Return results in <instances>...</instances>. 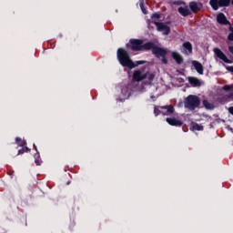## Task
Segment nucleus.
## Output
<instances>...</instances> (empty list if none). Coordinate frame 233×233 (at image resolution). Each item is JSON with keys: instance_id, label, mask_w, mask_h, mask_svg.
I'll list each match as a JSON object with an SVG mask.
<instances>
[{"instance_id": "obj_1", "label": "nucleus", "mask_w": 233, "mask_h": 233, "mask_svg": "<svg viewBox=\"0 0 233 233\" xmlns=\"http://www.w3.org/2000/svg\"><path fill=\"white\" fill-rule=\"evenodd\" d=\"M116 57L121 66L129 68V70H132V68H136V66H139V65H145V63H147V61L145 60H138L134 63V61H132V58H130V54L128 53V51H127V49L123 47L117 49Z\"/></svg>"}, {"instance_id": "obj_2", "label": "nucleus", "mask_w": 233, "mask_h": 233, "mask_svg": "<svg viewBox=\"0 0 233 233\" xmlns=\"http://www.w3.org/2000/svg\"><path fill=\"white\" fill-rule=\"evenodd\" d=\"M154 46V42L144 43L143 39L131 38L129 43L127 44V47L130 48L132 52H147Z\"/></svg>"}, {"instance_id": "obj_3", "label": "nucleus", "mask_w": 233, "mask_h": 233, "mask_svg": "<svg viewBox=\"0 0 233 233\" xmlns=\"http://www.w3.org/2000/svg\"><path fill=\"white\" fill-rule=\"evenodd\" d=\"M201 104V100H199V96L189 95L184 101V106L185 108H187L188 110H194L199 106Z\"/></svg>"}, {"instance_id": "obj_4", "label": "nucleus", "mask_w": 233, "mask_h": 233, "mask_svg": "<svg viewBox=\"0 0 233 233\" xmlns=\"http://www.w3.org/2000/svg\"><path fill=\"white\" fill-rule=\"evenodd\" d=\"M175 109H174V106L169 105V106H155L154 107V115L156 117H157V116H160V114L162 116H172V114H174Z\"/></svg>"}, {"instance_id": "obj_5", "label": "nucleus", "mask_w": 233, "mask_h": 233, "mask_svg": "<svg viewBox=\"0 0 233 233\" xmlns=\"http://www.w3.org/2000/svg\"><path fill=\"white\" fill-rule=\"evenodd\" d=\"M231 0H210L209 5L213 10H219V8H224L230 6Z\"/></svg>"}, {"instance_id": "obj_6", "label": "nucleus", "mask_w": 233, "mask_h": 233, "mask_svg": "<svg viewBox=\"0 0 233 233\" xmlns=\"http://www.w3.org/2000/svg\"><path fill=\"white\" fill-rule=\"evenodd\" d=\"M150 50H152V54L156 56V57H165V56H167V50L156 46L154 43Z\"/></svg>"}, {"instance_id": "obj_7", "label": "nucleus", "mask_w": 233, "mask_h": 233, "mask_svg": "<svg viewBox=\"0 0 233 233\" xmlns=\"http://www.w3.org/2000/svg\"><path fill=\"white\" fill-rule=\"evenodd\" d=\"M158 32H162L164 35H168L170 34V27L163 22H154Z\"/></svg>"}, {"instance_id": "obj_8", "label": "nucleus", "mask_w": 233, "mask_h": 233, "mask_svg": "<svg viewBox=\"0 0 233 233\" xmlns=\"http://www.w3.org/2000/svg\"><path fill=\"white\" fill-rule=\"evenodd\" d=\"M213 52L215 53L217 57H218V59H221V61H223L224 63H227L228 65H232V60L228 59V57H227V55L223 53L221 49L215 48Z\"/></svg>"}, {"instance_id": "obj_9", "label": "nucleus", "mask_w": 233, "mask_h": 233, "mask_svg": "<svg viewBox=\"0 0 233 233\" xmlns=\"http://www.w3.org/2000/svg\"><path fill=\"white\" fill-rule=\"evenodd\" d=\"M188 6L193 14H198V12H201V10H203V4L201 2H189Z\"/></svg>"}, {"instance_id": "obj_10", "label": "nucleus", "mask_w": 233, "mask_h": 233, "mask_svg": "<svg viewBox=\"0 0 233 233\" xmlns=\"http://www.w3.org/2000/svg\"><path fill=\"white\" fill-rule=\"evenodd\" d=\"M147 76H148V73H143V71L141 70H136L133 73V81L139 83V81H143L144 79H147Z\"/></svg>"}, {"instance_id": "obj_11", "label": "nucleus", "mask_w": 233, "mask_h": 233, "mask_svg": "<svg viewBox=\"0 0 233 233\" xmlns=\"http://www.w3.org/2000/svg\"><path fill=\"white\" fill-rule=\"evenodd\" d=\"M166 121L171 127H183V121L178 120L176 117H167Z\"/></svg>"}, {"instance_id": "obj_12", "label": "nucleus", "mask_w": 233, "mask_h": 233, "mask_svg": "<svg viewBox=\"0 0 233 233\" xmlns=\"http://www.w3.org/2000/svg\"><path fill=\"white\" fill-rule=\"evenodd\" d=\"M217 23H218V25H229V26L231 25L230 21L227 19V16L223 13H219L217 15Z\"/></svg>"}, {"instance_id": "obj_13", "label": "nucleus", "mask_w": 233, "mask_h": 233, "mask_svg": "<svg viewBox=\"0 0 233 233\" xmlns=\"http://www.w3.org/2000/svg\"><path fill=\"white\" fill-rule=\"evenodd\" d=\"M178 14H180V15H182L183 17H187L188 15H191L192 12H190V9L188 8V6H180L177 9Z\"/></svg>"}, {"instance_id": "obj_14", "label": "nucleus", "mask_w": 233, "mask_h": 233, "mask_svg": "<svg viewBox=\"0 0 233 233\" xmlns=\"http://www.w3.org/2000/svg\"><path fill=\"white\" fill-rule=\"evenodd\" d=\"M188 83L190 86L196 87V86H201V80H199L197 77L194 76H189L188 78Z\"/></svg>"}, {"instance_id": "obj_15", "label": "nucleus", "mask_w": 233, "mask_h": 233, "mask_svg": "<svg viewBox=\"0 0 233 233\" xmlns=\"http://www.w3.org/2000/svg\"><path fill=\"white\" fill-rule=\"evenodd\" d=\"M192 65L195 68V70L198 72V74H200V76H202L203 74V65H201V63L198 62V61H193Z\"/></svg>"}, {"instance_id": "obj_16", "label": "nucleus", "mask_w": 233, "mask_h": 233, "mask_svg": "<svg viewBox=\"0 0 233 233\" xmlns=\"http://www.w3.org/2000/svg\"><path fill=\"white\" fill-rule=\"evenodd\" d=\"M183 48L185 54L188 56V54H192V44L190 42H185L183 44Z\"/></svg>"}, {"instance_id": "obj_17", "label": "nucleus", "mask_w": 233, "mask_h": 233, "mask_svg": "<svg viewBox=\"0 0 233 233\" xmlns=\"http://www.w3.org/2000/svg\"><path fill=\"white\" fill-rule=\"evenodd\" d=\"M172 57L173 59H175L177 65H181V63H183V56H181V55H179L178 53L173 52Z\"/></svg>"}, {"instance_id": "obj_18", "label": "nucleus", "mask_w": 233, "mask_h": 233, "mask_svg": "<svg viewBox=\"0 0 233 233\" xmlns=\"http://www.w3.org/2000/svg\"><path fill=\"white\" fill-rule=\"evenodd\" d=\"M233 100V92H229L228 95L221 98L223 103H228V101Z\"/></svg>"}, {"instance_id": "obj_19", "label": "nucleus", "mask_w": 233, "mask_h": 233, "mask_svg": "<svg viewBox=\"0 0 233 233\" xmlns=\"http://www.w3.org/2000/svg\"><path fill=\"white\" fill-rule=\"evenodd\" d=\"M35 163L37 167H40V165L43 164V160L41 159V155L39 153L35 155Z\"/></svg>"}, {"instance_id": "obj_20", "label": "nucleus", "mask_w": 233, "mask_h": 233, "mask_svg": "<svg viewBox=\"0 0 233 233\" xmlns=\"http://www.w3.org/2000/svg\"><path fill=\"white\" fill-rule=\"evenodd\" d=\"M203 105L207 110H214V104H210L208 100H203Z\"/></svg>"}, {"instance_id": "obj_21", "label": "nucleus", "mask_w": 233, "mask_h": 233, "mask_svg": "<svg viewBox=\"0 0 233 233\" xmlns=\"http://www.w3.org/2000/svg\"><path fill=\"white\" fill-rule=\"evenodd\" d=\"M229 34L228 35V41H233V26L232 25L228 27Z\"/></svg>"}, {"instance_id": "obj_22", "label": "nucleus", "mask_w": 233, "mask_h": 233, "mask_svg": "<svg viewBox=\"0 0 233 233\" xmlns=\"http://www.w3.org/2000/svg\"><path fill=\"white\" fill-rule=\"evenodd\" d=\"M139 6H140L143 14L147 15V9L145 8V1L144 0L139 1Z\"/></svg>"}, {"instance_id": "obj_23", "label": "nucleus", "mask_w": 233, "mask_h": 233, "mask_svg": "<svg viewBox=\"0 0 233 233\" xmlns=\"http://www.w3.org/2000/svg\"><path fill=\"white\" fill-rule=\"evenodd\" d=\"M19 147H23L25 152H30V148H28V147H26V142H25V140H23V141L19 144Z\"/></svg>"}, {"instance_id": "obj_24", "label": "nucleus", "mask_w": 233, "mask_h": 233, "mask_svg": "<svg viewBox=\"0 0 233 233\" xmlns=\"http://www.w3.org/2000/svg\"><path fill=\"white\" fill-rule=\"evenodd\" d=\"M147 79H148V85H152V81H154V78L156 77V75H154V74H147Z\"/></svg>"}, {"instance_id": "obj_25", "label": "nucleus", "mask_w": 233, "mask_h": 233, "mask_svg": "<svg viewBox=\"0 0 233 233\" xmlns=\"http://www.w3.org/2000/svg\"><path fill=\"white\" fill-rule=\"evenodd\" d=\"M193 130H198V131H201L203 130V126L199 125V124H195L193 127H192Z\"/></svg>"}, {"instance_id": "obj_26", "label": "nucleus", "mask_w": 233, "mask_h": 233, "mask_svg": "<svg viewBox=\"0 0 233 233\" xmlns=\"http://www.w3.org/2000/svg\"><path fill=\"white\" fill-rule=\"evenodd\" d=\"M222 90H225L226 92H228V90H232V86L226 85L222 87Z\"/></svg>"}, {"instance_id": "obj_27", "label": "nucleus", "mask_w": 233, "mask_h": 233, "mask_svg": "<svg viewBox=\"0 0 233 233\" xmlns=\"http://www.w3.org/2000/svg\"><path fill=\"white\" fill-rule=\"evenodd\" d=\"M161 18V15L155 13L151 15V19H160Z\"/></svg>"}, {"instance_id": "obj_28", "label": "nucleus", "mask_w": 233, "mask_h": 233, "mask_svg": "<svg viewBox=\"0 0 233 233\" xmlns=\"http://www.w3.org/2000/svg\"><path fill=\"white\" fill-rule=\"evenodd\" d=\"M228 72H231L233 74V66H225Z\"/></svg>"}, {"instance_id": "obj_29", "label": "nucleus", "mask_w": 233, "mask_h": 233, "mask_svg": "<svg viewBox=\"0 0 233 233\" xmlns=\"http://www.w3.org/2000/svg\"><path fill=\"white\" fill-rule=\"evenodd\" d=\"M162 57V63L164 65H167L168 63V60L167 59V56H161Z\"/></svg>"}, {"instance_id": "obj_30", "label": "nucleus", "mask_w": 233, "mask_h": 233, "mask_svg": "<svg viewBox=\"0 0 233 233\" xmlns=\"http://www.w3.org/2000/svg\"><path fill=\"white\" fill-rule=\"evenodd\" d=\"M174 5H185V2L178 0V1L175 2Z\"/></svg>"}, {"instance_id": "obj_31", "label": "nucleus", "mask_w": 233, "mask_h": 233, "mask_svg": "<svg viewBox=\"0 0 233 233\" xmlns=\"http://www.w3.org/2000/svg\"><path fill=\"white\" fill-rule=\"evenodd\" d=\"M22 154H25L24 147H22L21 149L18 150L17 156H21Z\"/></svg>"}, {"instance_id": "obj_32", "label": "nucleus", "mask_w": 233, "mask_h": 233, "mask_svg": "<svg viewBox=\"0 0 233 233\" xmlns=\"http://www.w3.org/2000/svg\"><path fill=\"white\" fill-rule=\"evenodd\" d=\"M22 141H23V140L21 139V137H15V143H17L18 146H19V144H20Z\"/></svg>"}, {"instance_id": "obj_33", "label": "nucleus", "mask_w": 233, "mask_h": 233, "mask_svg": "<svg viewBox=\"0 0 233 233\" xmlns=\"http://www.w3.org/2000/svg\"><path fill=\"white\" fill-rule=\"evenodd\" d=\"M228 112L229 114H231V116H233V106H229V107L228 108Z\"/></svg>"}, {"instance_id": "obj_34", "label": "nucleus", "mask_w": 233, "mask_h": 233, "mask_svg": "<svg viewBox=\"0 0 233 233\" xmlns=\"http://www.w3.org/2000/svg\"><path fill=\"white\" fill-rule=\"evenodd\" d=\"M228 51H229L230 54H232V56H233V46H228Z\"/></svg>"}, {"instance_id": "obj_35", "label": "nucleus", "mask_w": 233, "mask_h": 233, "mask_svg": "<svg viewBox=\"0 0 233 233\" xmlns=\"http://www.w3.org/2000/svg\"><path fill=\"white\" fill-rule=\"evenodd\" d=\"M33 147H34V148H35L36 154H39V150H37V146H35V144H34Z\"/></svg>"}]
</instances>
